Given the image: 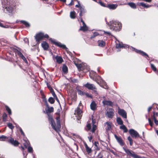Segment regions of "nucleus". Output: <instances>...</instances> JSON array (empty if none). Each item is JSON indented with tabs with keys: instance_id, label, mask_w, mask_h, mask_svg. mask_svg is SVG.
<instances>
[{
	"instance_id": "obj_9",
	"label": "nucleus",
	"mask_w": 158,
	"mask_h": 158,
	"mask_svg": "<svg viewBox=\"0 0 158 158\" xmlns=\"http://www.w3.org/2000/svg\"><path fill=\"white\" fill-rule=\"evenodd\" d=\"M84 86L89 89L94 90V92L95 93V94H98V93L96 90V88L94 84H91L88 82L84 85Z\"/></svg>"
},
{
	"instance_id": "obj_16",
	"label": "nucleus",
	"mask_w": 158,
	"mask_h": 158,
	"mask_svg": "<svg viewBox=\"0 0 158 158\" xmlns=\"http://www.w3.org/2000/svg\"><path fill=\"white\" fill-rule=\"evenodd\" d=\"M114 114V110L110 109L107 111L106 115L108 118H112L113 117Z\"/></svg>"
},
{
	"instance_id": "obj_38",
	"label": "nucleus",
	"mask_w": 158,
	"mask_h": 158,
	"mask_svg": "<svg viewBox=\"0 0 158 158\" xmlns=\"http://www.w3.org/2000/svg\"><path fill=\"white\" fill-rule=\"evenodd\" d=\"M42 98L43 99V101L45 103L46 106H48V104L47 103V101L45 98V97L44 95H42Z\"/></svg>"
},
{
	"instance_id": "obj_29",
	"label": "nucleus",
	"mask_w": 158,
	"mask_h": 158,
	"mask_svg": "<svg viewBox=\"0 0 158 158\" xmlns=\"http://www.w3.org/2000/svg\"><path fill=\"white\" fill-rule=\"evenodd\" d=\"M20 22L24 24L26 27H29L30 26V24L24 20H21Z\"/></svg>"
},
{
	"instance_id": "obj_27",
	"label": "nucleus",
	"mask_w": 158,
	"mask_h": 158,
	"mask_svg": "<svg viewBox=\"0 0 158 158\" xmlns=\"http://www.w3.org/2000/svg\"><path fill=\"white\" fill-rule=\"evenodd\" d=\"M76 13L74 11H71L70 12V17L72 19H74L76 18Z\"/></svg>"
},
{
	"instance_id": "obj_8",
	"label": "nucleus",
	"mask_w": 158,
	"mask_h": 158,
	"mask_svg": "<svg viewBox=\"0 0 158 158\" xmlns=\"http://www.w3.org/2000/svg\"><path fill=\"white\" fill-rule=\"evenodd\" d=\"M50 40L55 45L61 48H62L64 49L66 51L68 49V48L66 47L65 45L62 44L56 41L55 39L51 38L50 39Z\"/></svg>"
},
{
	"instance_id": "obj_34",
	"label": "nucleus",
	"mask_w": 158,
	"mask_h": 158,
	"mask_svg": "<svg viewBox=\"0 0 158 158\" xmlns=\"http://www.w3.org/2000/svg\"><path fill=\"white\" fill-rule=\"evenodd\" d=\"M75 64L79 70H82L83 69L82 68V64H78L76 63H75Z\"/></svg>"
},
{
	"instance_id": "obj_5",
	"label": "nucleus",
	"mask_w": 158,
	"mask_h": 158,
	"mask_svg": "<svg viewBox=\"0 0 158 158\" xmlns=\"http://www.w3.org/2000/svg\"><path fill=\"white\" fill-rule=\"evenodd\" d=\"M96 82L100 85L102 83L103 85V88L105 89H108V87L106 83L102 79L101 77L100 76H98L97 78L95 79L94 80Z\"/></svg>"
},
{
	"instance_id": "obj_15",
	"label": "nucleus",
	"mask_w": 158,
	"mask_h": 158,
	"mask_svg": "<svg viewBox=\"0 0 158 158\" xmlns=\"http://www.w3.org/2000/svg\"><path fill=\"white\" fill-rule=\"evenodd\" d=\"M114 137L116 139L118 143L120 145L123 146L124 145V143L123 141L120 136H118L116 135H115Z\"/></svg>"
},
{
	"instance_id": "obj_37",
	"label": "nucleus",
	"mask_w": 158,
	"mask_h": 158,
	"mask_svg": "<svg viewBox=\"0 0 158 158\" xmlns=\"http://www.w3.org/2000/svg\"><path fill=\"white\" fill-rule=\"evenodd\" d=\"M5 108L6 110L8 112V114L10 115L11 114V111L10 108L7 106H5Z\"/></svg>"
},
{
	"instance_id": "obj_57",
	"label": "nucleus",
	"mask_w": 158,
	"mask_h": 158,
	"mask_svg": "<svg viewBox=\"0 0 158 158\" xmlns=\"http://www.w3.org/2000/svg\"><path fill=\"white\" fill-rule=\"evenodd\" d=\"M154 120V122L156 125H158V121L157 120V118H153Z\"/></svg>"
},
{
	"instance_id": "obj_32",
	"label": "nucleus",
	"mask_w": 158,
	"mask_h": 158,
	"mask_svg": "<svg viewBox=\"0 0 158 158\" xmlns=\"http://www.w3.org/2000/svg\"><path fill=\"white\" fill-rule=\"evenodd\" d=\"M128 5H129L130 7H131L133 9H136V6L135 3L133 2H130L129 3L127 4Z\"/></svg>"
},
{
	"instance_id": "obj_13",
	"label": "nucleus",
	"mask_w": 158,
	"mask_h": 158,
	"mask_svg": "<svg viewBox=\"0 0 158 158\" xmlns=\"http://www.w3.org/2000/svg\"><path fill=\"white\" fill-rule=\"evenodd\" d=\"M118 114L124 118H127V113L123 109H118Z\"/></svg>"
},
{
	"instance_id": "obj_26",
	"label": "nucleus",
	"mask_w": 158,
	"mask_h": 158,
	"mask_svg": "<svg viewBox=\"0 0 158 158\" xmlns=\"http://www.w3.org/2000/svg\"><path fill=\"white\" fill-rule=\"evenodd\" d=\"M76 89L79 94L81 96L84 95L85 94L84 92L82 91L81 90L79 89L78 86H77Z\"/></svg>"
},
{
	"instance_id": "obj_59",
	"label": "nucleus",
	"mask_w": 158,
	"mask_h": 158,
	"mask_svg": "<svg viewBox=\"0 0 158 158\" xmlns=\"http://www.w3.org/2000/svg\"><path fill=\"white\" fill-rule=\"evenodd\" d=\"M23 40L24 41V42L28 44L29 43L28 40L27 38H24Z\"/></svg>"
},
{
	"instance_id": "obj_42",
	"label": "nucleus",
	"mask_w": 158,
	"mask_h": 158,
	"mask_svg": "<svg viewBox=\"0 0 158 158\" xmlns=\"http://www.w3.org/2000/svg\"><path fill=\"white\" fill-rule=\"evenodd\" d=\"M99 35V34L98 32H94L93 33V35L91 36V38L92 39L94 38L96 36L98 35Z\"/></svg>"
},
{
	"instance_id": "obj_33",
	"label": "nucleus",
	"mask_w": 158,
	"mask_h": 158,
	"mask_svg": "<svg viewBox=\"0 0 158 158\" xmlns=\"http://www.w3.org/2000/svg\"><path fill=\"white\" fill-rule=\"evenodd\" d=\"M24 142L23 143L24 146L26 148H27V147L29 146L30 145V143L28 141L24 140Z\"/></svg>"
},
{
	"instance_id": "obj_31",
	"label": "nucleus",
	"mask_w": 158,
	"mask_h": 158,
	"mask_svg": "<svg viewBox=\"0 0 158 158\" xmlns=\"http://www.w3.org/2000/svg\"><path fill=\"white\" fill-rule=\"evenodd\" d=\"M105 45V42L103 40H99L98 41V45L99 46L103 47Z\"/></svg>"
},
{
	"instance_id": "obj_4",
	"label": "nucleus",
	"mask_w": 158,
	"mask_h": 158,
	"mask_svg": "<svg viewBox=\"0 0 158 158\" xmlns=\"http://www.w3.org/2000/svg\"><path fill=\"white\" fill-rule=\"evenodd\" d=\"M49 36L47 34H44L42 32H40L37 34L35 36V39L38 42L41 40L43 38H48Z\"/></svg>"
},
{
	"instance_id": "obj_52",
	"label": "nucleus",
	"mask_w": 158,
	"mask_h": 158,
	"mask_svg": "<svg viewBox=\"0 0 158 158\" xmlns=\"http://www.w3.org/2000/svg\"><path fill=\"white\" fill-rule=\"evenodd\" d=\"M46 84H47V86L48 87L49 89V90H50V91L53 90L52 88V87L47 82Z\"/></svg>"
},
{
	"instance_id": "obj_63",
	"label": "nucleus",
	"mask_w": 158,
	"mask_h": 158,
	"mask_svg": "<svg viewBox=\"0 0 158 158\" xmlns=\"http://www.w3.org/2000/svg\"><path fill=\"white\" fill-rule=\"evenodd\" d=\"M86 95V96H87V97H90V98H92V95H89V94L88 93H86L85 94Z\"/></svg>"
},
{
	"instance_id": "obj_54",
	"label": "nucleus",
	"mask_w": 158,
	"mask_h": 158,
	"mask_svg": "<svg viewBox=\"0 0 158 158\" xmlns=\"http://www.w3.org/2000/svg\"><path fill=\"white\" fill-rule=\"evenodd\" d=\"M86 127L88 130H90L91 129V124L90 123L88 124L86 126Z\"/></svg>"
},
{
	"instance_id": "obj_10",
	"label": "nucleus",
	"mask_w": 158,
	"mask_h": 158,
	"mask_svg": "<svg viewBox=\"0 0 158 158\" xmlns=\"http://www.w3.org/2000/svg\"><path fill=\"white\" fill-rule=\"evenodd\" d=\"M129 132L131 136L133 138H135L137 137L141 138V137H140L139 135L137 132L133 129H130L129 131Z\"/></svg>"
},
{
	"instance_id": "obj_23",
	"label": "nucleus",
	"mask_w": 158,
	"mask_h": 158,
	"mask_svg": "<svg viewBox=\"0 0 158 158\" xmlns=\"http://www.w3.org/2000/svg\"><path fill=\"white\" fill-rule=\"evenodd\" d=\"M117 6V4H111L108 5L107 7L110 9H115Z\"/></svg>"
},
{
	"instance_id": "obj_50",
	"label": "nucleus",
	"mask_w": 158,
	"mask_h": 158,
	"mask_svg": "<svg viewBox=\"0 0 158 158\" xmlns=\"http://www.w3.org/2000/svg\"><path fill=\"white\" fill-rule=\"evenodd\" d=\"M79 19H80L81 22L82 23L83 26H84V25L85 26V25H86V24H85V22L83 20L82 18L81 17H80L79 19H78V20L79 21Z\"/></svg>"
},
{
	"instance_id": "obj_47",
	"label": "nucleus",
	"mask_w": 158,
	"mask_h": 158,
	"mask_svg": "<svg viewBox=\"0 0 158 158\" xmlns=\"http://www.w3.org/2000/svg\"><path fill=\"white\" fill-rule=\"evenodd\" d=\"M7 117V115L6 113H4L2 116L3 120L4 121H6Z\"/></svg>"
},
{
	"instance_id": "obj_2",
	"label": "nucleus",
	"mask_w": 158,
	"mask_h": 158,
	"mask_svg": "<svg viewBox=\"0 0 158 158\" xmlns=\"http://www.w3.org/2000/svg\"><path fill=\"white\" fill-rule=\"evenodd\" d=\"M109 28L112 30L119 31L122 28V24L120 22L115 20L110 21L108 23Z\"/></svg>"
},
{
	"instance_id": "obj_60",
	"label": "nucleus",
	"mask_w": 158,
	"mask_h": 158,
	"mask_svg": "<svg viewBox=\"0 0 158 158\" xmlns=\"http://www.w3.org/2000/svg\"><path fill=\"white\" fill-rule=\"evenodd\" d=\"M151 6V5H147L146 4H145L144 6V7L148 8H149Z\"/></svg>"
},
{
	"instance_id": "obj_58",
	"label": "nucleus",
	"mask_w": 158,
	"mask_h": 158,
	"mask_svg": "<svg viewBox=\"0 0 158 158\" xmlns=\"http://www.w3.org/2000/svg\"><path fill=\"white\" fill-rule=\"evenodd\" d=\"M94 144L95 146L98 147V146L99 145V143L98 142L95 141L94 142Z\"/></svg>"
},
{
	"instance_id": "obj_1",
	"label": "nucleus",
	"mask_w": 158,
	"mask_h": 158,
	"mask_svg": "<svg viewBox=\"0 0 158 158\" xmlns=\"http://www.w3.org/2000/svg\"><path fill=\"white\" fill-rule=\"evenodd\" d=\"M47 108L45 109V111H44V113H46L48 116L49 122L52 127V128L57 132H59L60 128L61 127L60 124V118L59 117L56 118V123H55L53 120L52 116L50 114V113L54 111V108L53 107H49L46 106Z\"/></svg>"
},
{
	"instance_id": "obj_28",
	"label": "nucleus",
	"mask_w": 158,
	"mask_h": 158,
	"mask_svg": "<svg viewBox=\"0 0 158 158\" xmlns=\"http://www.w3.org/2000/svg\"><path fill=\"white\" fill-rule=\"evenodd\" d=\"M120 128L121 129L123 130V131L125 133L127 132L128 131L127 128L124 125H121L120 127Z\"/></svg>"
},
{
	"instance_id": "obj_36",
	"label": "nucleus",
	"mask_w": 158,
	"mask_h": 158,
	"mask_svg": "<svg viewBox=\"0 0 158 158\" xmlns=\"http://www.w3.org/2000/svg\"><path fill=\"white\" fill-rule=\"evenodd\" d=\"M127 139L129 141L130 144L131 146H132L133 144V140L131 137L129 136L127 138Z\"/></svg>"
},
{
	"instance_id": "obj_3",
	"label": "nucleus",
	"mask_w": 158,
	"mask_h": 158,
	"mask_svg": "<svg viewBox=\"0 0 158 158\" xmlns=\"http://www.w3.org/2000/svg\"><path fill=\"white\" fill-rule=\"evenodd\" d=\"M2 7L3 10L5 13H8L9 15H12L15 6L9 1L6 0L3 4Z\"/></svg>"
},
{
	"instance_id": "obj_20",
	"label": "nucleus",
	"mask_w": 158,
	"mask_h": 158,
	"mask_svg": "<svg viewBox=\"0 0 158 158\" xmlns=\"http://www.w3.org/2000/svg\"><path fill=\"white\" fill-rule=\"evenodd\" d=\"M55 59L57 63L59 64L61 63L63 61V60L62 57L60 56H56L55 57Z\"/></svg>"
},
{
	"instance_id": "obj_21",
	"label": "nucleus",
	"mask_w": 158,
	"mask_h": 158,
	"mask_svg": "<svg viewBox=\"0 0 158 158\" xmlns=\"http://www.w3.org/2000/svg\"><path fill=\"white\" fill-rule=\"evenodd\" d=\"M102 103L104 105H106L107 106H111L113 104L112 102L110 101H107L106 100H103L102 101Z\"/></svg>"
},
{
	"instance_id": "obj_17",
	"label": "nucleus",
	"mask_w": 158,
	"mask_h": 158,
	"mask_svg": "<svg viewBox=\"0 0 158 158\" xmlns=\"http://www.w3.org/2000/svg\"><path fill=\"white\" fill-rule=\"evenodd\" d=\"M129 46L126 45V44H123L122 43H116V47L117 48H127L129 47Z\"/></svg>"
},
{
	"instance_id": "obj_11",
	"label": "nucleus",
	"mask_w": 158,
	"mask_h": 158,
	"mask_svg": "<svg viewBox=\"0 0 158 158\" xmlns=\"http://www.w3.org/2000/svg\"><path fill=\"white\" fill-rule=\"evenodd\" d=\"M130 49L132 51H135L136 53H139L144 57H146L147 58L148 56V55L145 52L140 50H138L135 49V48H134L132 47H131Z\"/></svg>"
},
{
	"instance_id": "obj_62",
	"label": "nucleus",
	"mask_w": 158,
	"mask_h": 158,
	"mask_svg": "<svg viewBox=\"0 0 158 158\" xmlns=\"http://www.w3.org/2000/svg\"><path fill=\"white\" fill-rule=\"evenodd\" d=\"M145 3H142V2H141V3H139V6H142L143 7H144V5H145Z\"/></svg>"
},
{
	"instance_id": "obj_49",
	"label": "nucleus",
	"mask_w": 158,
	"mask_h": 158,
	"mask_svg": "<svg viewBox=\"0 0 158 158\" xmlns=\"http://www.w3.org/2000/svg\"><path fill=\"white\" fill-rule=\"evenodd\" d=\"M151 67L152 69L155 71H156V69L155 66L154 65L152 64H151Z\"/></svg>"
},
{
	"instance_id": "obj_56",
	"label": "nucleus",
	"mask_w": 158,
	"mask_h": 158,
	"mask_svg": "<svg viewBox=\"0 0 158 158\" xmlns=\"http://www.w3.org/2000/svg\"><path fill=\"white\" fill-rule=\"evenodd\" d=\"M19 131H20V132H21V134L23 136H25V134H24V133L23 132V131L22 128H21V127H19Z\"/></svg>"
},
{
	"instance_id": "obj_61",
	"label": "nucleus",
	"mask_w": 158,
	"mask_h": 158,
	"mask_svg": "<svg viewBox=\"0 0 158 158\" xmlns=\"http://www.w3.org/2000/svg\"><path fill=\"white\" fill-rule=\"evenodd\" d=\"M99 3L102 6H104V7H105V5L104 4L103 2H99Z\"/></svg>"
},
{
	"instance_id": "obj_53",
	"label": "nucleus",
	"mask_w": 158,
	"mask_h": 158,
	"mask_svg": "<svg viewBox=\"0 0 158 158\" xmlns=\"http://www.w3.org/2000/svg\"><path fill=\"white\" fill-rule=\"evenodd\" d=\"M26 63H27V61L26 58L25 57V56H23V57H22L21 58Z\"/></svg>"
},
{
	"instance_id": "obj_45",
	"label": "nucleus",
	"mask_w": 158,
	"mask_h": 158,
	"mask_svg": "<svg viewBox=\"0 0 158 158\" xmlns=\"http://www.w3.org/2000/svg\"><path fill=\"white\" fill-rule=\"evenodd\" d=\"M97 126L95 124H93V126L92 127V129L91 130V131L93 133H94L96 129Z\"/></svg>"
},
{
	"instance_id": "obj_40",
	"label": "nucleus",
	"mask_w": 158,
	"mask_h": 158,
	"mask_svg": "<svg viewBox=\"0 0 158 158\" xmlns=\"http://www.w3.org/2000/svg\"><path fill=\"white\" fill-rule=\"evenodd\" d=\"M48 102H50L51 104H53L54 103L55 100L52 97H50L48 99Z\"/></svg>"
},
{
	"instance_id": "obj_22",
	"label": "nucleus",
	"mask_w": 158,
	"mask_h": 158,
	"mask_svg": "<svg viewBox=\"0 0 158 158\" xmlns=\"http://www.w3.org/2000/svg\"><path fill=\"white\" fill-rule=\"evenodd\" d=\"M97 105L94 102H93L90 104V108L93 110H95L96 109Z\"/></svg>"
},
{
	"instance_id": "obj_41",
	"label": "nucleus",
	"mask_w": 158,
	"mask_h": 158,
	"mask_svg": "<svg viewBox=\"0 0 158 158\" xmlns=\"http://www.w3.org/2000/svg\"><path fill=\"white\" fill-rule=\"evenodd\" d=\"M7 125L8 127L11 130H13L14 128V126H13L12 124L11 123H8Z\"/></svg>"
},
{
	"instance_id": "obj_14",
	"label": "nucleus",
	"mask_w": 158,
	"mask_h": 158,
	"mask_svg": "<svg viewBox=\"0 0 158 158\" xmlns=\"http://www.w3.org/2000/svg\"><path fill=\"white\" fill-rule=\"evenodd\" d=\"M8 140L9 142L12 144L14 145L15 146H17L19 144V143L18 141L16 140H14L13 138L11 137H9Z\"/></svg>"
},
{
	"instance_id": "obj_25",
	"label": "nucleus",
	"mask_w": 158,
	"mask_h": 158,
	"mask_svg": "<svg viewBox=\"0 0 158 158\" xmlns=\"http://www.w3.org/2000/svg\"><path fill=\"white\" fill-rule=\"evenodd\" d=\"M116 121L118 124L121 125V126L123 125V122L120 118H117Z\"/></svg>"
},
{
	"instance_id": "obj_24",
	"label": "nucleus",
	"mask_w": 158,
	"mask_h": 158,
	"mask_svg": "<svg viewBox=\"0 0 158 158\" xmlns=\"http://www.w3.org/2000/svg\"><path fill=\"white\" fill-rule=\"evenodd\" d=\"M88 30V27L86 26V25L85 26H82L81 27L79 30L82 31H86Z\"/></svg>"
},
{
	"instance_id": "obj_12",
	"label": "nucleus",
	"mask_w": 158,
	"mask_h": 158,
	"mask_svg": "<svg viewBox=\"0 0 158 158\" xmlns=\"http://www.w3.org/2000/svg\"><path fill=\"white\" fill-rule=\"evenodd\" d=\"M123 149L128 155L132 156L133 158H137L138 155L135 154L133 152H131L129 149L124 148H123Z\"/></svg>"
},
{
	"instance_id": "obj_18",
	"label": "nucleus",
	"mask_w": 158,
	"mask_h": 158,
	"mask_svg": "<svg viewBox=\"0 0 158 158\" xmlns=\"http://www.w3.org/2000/svg\"><path fill=\"white\" fill-rule=\"evenodd\" d=\"M41 45L44 49L45 50H47L49 47L48 44L45 41H44L42 43Z\"/></svg>"
},
{
	"instance_id": "obj_6",
	"label": "nucleus",
	"mask_w": 158,
	"mask_h": 158,
	"mask_svg": "<svg viewBox=\"0 0 158 158\" xmlns=\"http://www.w3.org/2000/svg\"><path fill=\"white\" fill-rule=\"evenodd\" d=\"M82 111L81 109V108L78 107L77 109L75 110L74 114L77 119L79 121L80 119L81 118L82 116Z\"/></svg>"
},
{
	"instance_id": "obj_48",
	"label": "nucleus",
	"mask_w": 158,
	"mask_h": 158,
	"mask_svg": "<svg viewBox=\"0 0 158 158\" xmlns=\"http://www.w3.org/2000/svg\"><path fill=\"white\" fill-rule=\"evenodd\" d=\"M27 149H28V151L29 152H33V149H32V148L30 147V146H28V147H27Z\"/></svg>"
},
{
	"instance_id": "obj_35",
	"label": "nucleus",
	"mask_w": 158,
	"mask_h": 158,
	"mask_svg": "<svg viewBox=\"0 0 158 158\" xmlns=\"http://www.w3.org/2000/svg\"><path fill=\"white\" fill-rule=\"evenodd\" d=\"M62 70L64 73H66L68 72V68L65 65H63L62 67Z\"/></svg>"
},
{
	"instance_id": "obj_7",
	"label": "nucleus",
	"mask_w": 158,
	"mask_h": 158,
	"mask_svg": "<svg viewBox=\"0 0 158 158\" xmlns=\"http://www.w3.org/2000/svg\"><path fill=\"white\" fill-rule=\"evenodd\" d=\"M78 3L77 5H75V7L79 8L80 10L79 16L80 17H81V16L86 12V10L85 9L84 6L81 5L79 1H78Z\"/></svg>"
},
{
	"instance_id": "obj_30",
	"label": "nucleus",
	"mask_w": 158,
	"mask_h": 158,
	"mask_svg": "<svg viewBox=\"0 0 158 158\" xmlns=\"http://www.w3.org/2000/svg\"><path fill=\"white\" fill-rule=\"evenodd\" d=\"M85 146L86 150V151L88 154L91 153V149L89 147L86 143L85 144Z\"/></svg>"
},
{
	"instance_id": "obj_44",
	"label": "nucleus",
	"mask_w": 158,
	"mask_h": 158,
	"mask_svg": "<svg viewBox=\"0 0 158 158\" xmlns=\"http://www.w3.org/2000/svg\"><path fill=\"white\" fill-rule=\"evenodd\" d=\"M158 116V114L157 112H156V110H155V111L153 112V118H157L156 117Z\"/></svg>"
},
{
	"instance_id": "obj_64",
	"label": "nucleus",
	"mask_w": 158,
	"mask_h": 158,
	"mask_svg": "<svg viewBox=\"0 0 158 158\" xmlns=\"http://www.w3.org/2000/svg\"><path fill=\"white\" fill-rule=\"evenodd\" d=\"M88 138L89 139V141L90 142H91V140L92 139V137L91 136H88Z\"/></svg>"
},
{
	"instance_id": "obj_55",
	"label": "nucleus",
	"mask_w": 158,
	"mask_h": 158,
	"mask_svg": "<svg viewBox=\"0 0 158 158\" xmlns=\"http://www.w3.org/2000/svg\"><path fill=\"white\" fill-rule=\"evenodd\" d=\"M148 120L149 123V124L150 126L151 127H152V126H153V123L152 122V121H151L150 119V118H148Z\"/></svg>"
},
{
	"instance_id": "obj_46",
	"label": "nucleus",
	"mask_w": 158,
	"mask_h": 158,
	"mask_svg": "<svg viewBox=\"0 0 158 158\" xmlns=\"http://www.w3.org/2000/svg\"><path fill=\"white\" fill-rule=\"evenodd\" d=\"M75 1H77V2H78V1H79L77 0H71V2L69 4H68L67 5L68 6H72V5H74V2Z\"/></svg>"
},
{
	"instance_id": "obj_39",
	"label": "nucleus",
	"mask_w": 158,
	"mask_h": 158,
	"mask_svg": "<svg viewBox=\"0 0 158 158\" xmlns=\"http://www.w3.org/2000/svg\"><path fill=\"white\" fill-rule=\"evenodd\" d=\"M9 138V137H7L4 135L0 136V139H2L1 140L2 141H4L6 139H8Z\"/></svg>"
},
{
	"instance_id": "obj_43",
	"label": "nucleus",
	"mask_w": 158,
	"mask_h": 158,
	"mask_svg": "<svg viewBox=\"0 0 158 158\" xmlns=\"http://www.w3.org/2000/svg\"><path fill=\"white\" fill-rule=\"evenodd\" d=\"M15 52L21 58L23 56V55L21 53V52L18 50H17Z\"/></svg>"
},
{
	"instance_id": "obj_51",
	"label": "nucleus",
	"mask_w": 158,
	"mask_h": 158,
	"mask_svg": "<svg viewBox=\"0 0 158 158\" xmlns=\"http://www.w3.org/2000/svg\"><path fill=\"white\" fill-rule=\"evenodd\" d=\"M50 92L54 98L57 97L54 92V91L53 90H52V91H50Z\"/></svg>"
},
{
	"instance_id": "obj_19",
	"label": "nucleus",
	"mask_w": 158,
	"mask_h": 158,
	"mask_svg": "<svg viewBox=\"0 0 158 158\" xmlns=\"http://www.w3.org/2000/svg\"><path fill=\"white\" fill-rule=\"evenodd\" d=\"M105 125L106 126V130H110L111 128V123L110 122H107L105 123Z\"/></svg>"
}]
</instances>
